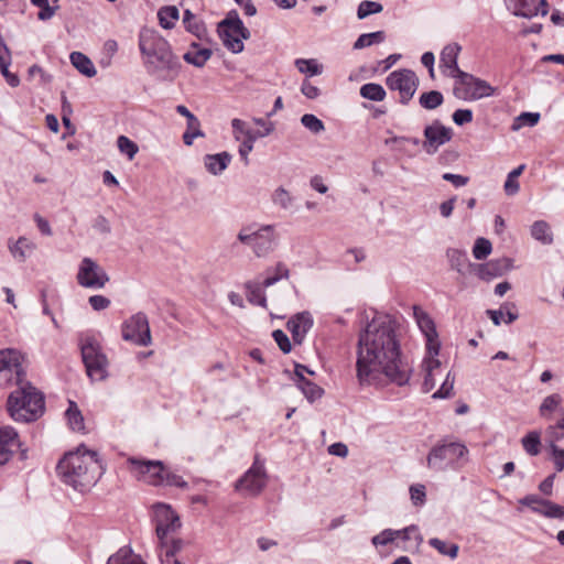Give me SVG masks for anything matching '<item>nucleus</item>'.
<instances>
[{"instance_id":"obj_1","label":"nucleus","mask_w":564,"mask_h":564,"mask_svg":"<svg viewBox=\"0 0 564 564\" xmlns=\"http://www.w3.org/2000/svg\"><path fill=\"white\" fill-rule=\"evenodd\" d=\"M356 368L362 386L409 382L412 368L402 357L398 325L391 316L376 315L360 333Z\"/></svg>"},{"instance_id":"obj_2","label":"nucleus","mask_w":564,"mask_h":564,"mask_svg":"<svg viewBox=\"0 0 564 564\" xmlns=\"http://www.w3.org/2000/svg\"><path fill=\"white\" fill-rule=\"evenodd\" d=\"M414 319L425 337L426 354L422 361V370L424 372L423 388L425 392L435 388L436 383L443 378L444 380L440 389L433 393L434 399H446L452 397L454 390L455 377L451 371L444 375L441 368V361L437 358L441 343L434 321L420 306H413Z\"/></svg>"},{"instance_id":"obj_3","label":"nucleus","mask_w":564,"mask_h":564,"mask_svg":"<svg viewBox=\"0 0 564 564\" xmlns=\"http://www.w3.org/2000/svg\"><path fill=\"white\" fill-rule=\"evenodd\" d=\"M138 44L148 73L162 80H173L181 64L166 39L152 28H142Z\"/></svg>"},{"instance_id":"obj_4","label":"nucleus","mask_w":564,"mask_h":564,"mask_svg":"<svg viewBox=\"0 0 564 564\" xmlns=\"http://www.w3.org/2000/svg\"><path fill=\"white\" fill-rule=\"evenodd\" d=\"M57 473L64 484L79 492H86L97 484L104 474V467L98 454L82 445L59 460Z\"/></svg>"},{"instance_id":"obj_5","label":"nucleus","mask_w":564,"mask_h":564,"mask_svg":"<svg viewBox=\"0 0 564 564\" xmlns=\"http://www.w3.org/2000/svg\"><path fill=\"white\" fill-rule=\"evenodd\" d=\"M8 411L17 422H31L42 415L44 398L30 382L25 381L10 393Z\"/></svg>"},{"instance_id":"obj_6","label":"nucleus","mask_w":564,"mask_h":564,"mask_svg":"<svg viewBox=\"0 0 564 564\" xmlns=\"http://www.w3.org/2000/svg\"><path fill=\"white\" fill-rule=\"evenodd\" d=\"M237 239L251 248L258 258L267 257L273 251L276 245V234L273 225H263L259 228L254 226L242 227Z\"/></svg>"},{"instance_id":"obj_7","label":"nucleus","mask_w":564,"mask_h":564,"mask_svg":"<svg viewBox=\"0 0 564 564\" xmlns=\"http://www.w3.org/2000/svg\"><path fill=\"white\" fill-rule=\"evenodd\" d=\"M468 453V448L459 442L438 444L426 457L427 467L436 471L456 467L460 462L467 460Z\"/></svg>"},{"instance_id":"obj_8","label":"nucleus","mask_w":564,"mask_h":564,"mask_svg":"<svg viewBox=\"0 0 564 564\" xmlns=\"http://www.w3.org/2000/svg\"><path fill=\"white\" fill-rule=\"evenodd\" d=\"M218 35L224 46L230 52L238 54L243 51V40L250 37L249 30L243 25L236 11H231L218 23Z\"/></svg>"},{"instance_id":"obj_9","label":"nucleus","mask_w":564,"mask_h":564,"mask_svg":"<svg viewBox=\"0 0 564 564\" xmlns=\"http://www.w3.org/2000/svg\"><path fill=\"white\" fill-rule=\"evenodd\" d=\"M153 519L159 545L169 544L170 542H184L182 539L175 538L174 535L181 528V521L170 506L165 503L154 505Z\"/></svg>"},{"instance_id":"obj_10","label":"nucleus","mask_w":564,"mask_h":564,"mask_svg":"<svg viewBox=\"0 0 564 564\" xmlns=\"http://www.w3.org/2000/svg\"><path fill=\"white\" fill-rule=\"evenodd\" d=\"M24 356L17 349L0 350V388L24 383Z\"/></svg>"},{"instance_id":"obj_11","label":"nucleus","mask_w":564,"mask_h":564,"mask_svg":"<svg viewBox=\"0 0 564 564\" xmlns=\"http://www.w3.org/2000/svg\"><path fill=\"white\" fill-rule=\"evenodd\" d=\"M82 357L91 380L101 381L107 377L108 360L94 337H86L82 341Z\"/></svg>"},{"instance_id":"obj_12","label":"nucleus","mask_w":564,"mask_h":564,"mask_svg":"<svg viewBox=\"0 0 564 564\" xmlns=\"http://www.w3.org/2000/svg\"><path fill=\"white\" fill-rule=\"evenodd\" d=\"M76 281L84 289L101 290L109 283L110 276L96 260L85 257L78 263Z\"/></svg>"},{"instance_id":"obj_13","label":"nucleus","mask_w":564,"mask_h":564,"mask_svg":"<svg viewBox=\"0 0 564 564\" xmlns=\"http://www.w3.org/2000/svg\"><path fill=\"white\" fill-rule=\"evenodd\" d=\"M454 86V95L462 100H478L494 94V88L485 80L459 72Z\"/></svg>"},{"instance_id":"obj_14","label":"nucleus","mask_w":564,"mask_h":564,"mask_svg":"<svg viewBox=\"0 0 564 564\" xmlns=\"http://www.w3.org/2000/svg\"><path fill=\"white\" fill-rule=\"evenodd\" d=\"M386 85L390 90L399 93L400 102L408 104L417 89L419 78L413 70L402 68L390 73L386 78Z\"/></svg>"},{"instance_id":"obj_15","label":"nucleus","mask_w":564,"mask_h":564,"mask_svg":"<svg viewBox=\"0 0 564 564\" xmlns=\"http://www.w3.org/2000/svg\"><path fill=\"white\" fill-rule=\"evenodd\" d=\"M131 471L138 480L152 486H161L164 484V466L160 460H141L130 458Z\"/></svg>"},{"instance_id":"obj_16","label":"nucleus","mask_w":564,"mask_h":564,"mask_svg":"<svg viewBox=\"0 0 564 564\" xmlns=\"http://www.w3.org/2000/svg\"><path fill=\"white\" fill-rule=\"evenodd\" d=\"M267 473L264 465L258 459L236 482V489L246 496L259 495L267 485Z\"/></svg>"},{"instance_id":"obj_17","label":"nucleus","mask_w":564,"mask_h":564,"mask_svg":"<svg viewBox=\"0 0 564 564\" xmlns=\"http://www.w3.org/2000/svg\"><path fill=\"white\" fill-rule=\"evenodd\" d=\"M122 338L138 346H149L151 344L150 327L145 314L137 313L123 323Z\"/></svg>"},{"instance_id":"obj_18","label":"nucleus","mask_w":564,"mask_h":564,"mask_svg":"<svg viewBox=\"0 0 564 564\" xmlns=\"http://www.w3.org/2000/svg\"><path fill=\"white\" fill-rule=\"evenodd\" d=\"M21 446L19 435L13 427L0 426V465L7 464L17 453H20V459H25L26 451Z\"/></svg>"},{"instance_id":"obj_19","label":"nucleus","mask_w":564,"mask_h":564,"mask_svg":"<svg viewBox=\"0 0 564 564\" xmlns=\"http://www.w3.org/2000/svg\"><path fill=\"white\" fill-rule=\"evenodd\" d=\"M507 9L514 15L522 18H532L538 14L545 15L547 13V4L545 0H503Z\"/></svg>"},{"instance_id":"obj_20","label":"nucleus","mask_w":564,"mask_h":564,"mask_svg":"<svg viewBox=\"0 0 564 564\" xmlns=\"http://www.w3.org/2000/svg\"><path fill=\"white\" fill-rule=\"evenodd\" d=\"M424 137L423 147L427 153L433 154L452 139V129L435 121L424 129Z\"/></svg>"},{"instance_id":"obj_21","label":"nucleus","mask_w":564,"mask_h":564,"mask_svg":"<svg viewBox=\"0 0 564 564\" xmlns=\"http://www.w3.org/2000/svg\"><path fill=\"white\" fill-rule=\"evenodd\" d=\"M462 47L457 43L445 45L440 55V68L445 76L455 78L462 72L457 65V58Z\"/></svg>"},{"instance_id":"obj_22","label":"nucleus","mask_w":564,"mask_h":564,"mask_svg":"<svg viewBox=\"0 0 564 564\" xmlns=\"http://www.w3.org/2000/svg\"><path fill=\"white\" fill-rule=\"evenodd\" d=\"M522 506L529 507L533 512L544 516L546 518L556 519L558 505L540 498L536 495H528L519 500Z\"/></svg>"},{"instance_id":"obj_23","label":"nucleus","mask_w":564,"mask_h":564,"mask_svg":"<svg viewBox=\"0 0 564 564\" xmlns=\"http://www.w3.org/2000/svg\"><path fill=\"white\" fill-rule=\"evenodd\" d=\"M512 261L509 258H501L477 265V275L482 280H491L509 271Z\"/></svg>"},{"instance_id":"obj_24","label":"nucleus","mask_w":564,"mask_h":564,"mask_svg":"<svg viewBox=\"0 0 564 564\" xmlns=\"http://www.w3.org/2000/svg\"><path fill=\"white\" fill-rule=\"evenodd\" d=\"M312 326L313 318L308 312L297 313L288 322V328L296 344H301L303 341L306 333Z\"/></svg>"},{"instance_id":"obj_25","label":"nucleus","mask_w":564,"mask_h":564,"mask_svg":"<svg viewBox=\"0 0 564 564\" xmlns=\"http://www.w3.org/2000/svg\"><path fill=\"white\" fill-rule=\"evenodd\" d=\"M8 249L15 261L24 262L34 252L36 245L28 237L21 236L17 240L10 238Z\"/></svg>"},{"instance_id":"obj_26","label":"nucleus","mask_w":564,"mask_h":564,"mask_svg":"<svg viewBox=\"0 0 564 564\" xmlns=\"http://www.w3.org/2000/svg\"><path fill=\"white\" fill-rule=\"evenodd\" d=\"M231 154L224 151L216 154H206L203 158L204 166L208 173L218 176L228 167L231 162Z\"/></svg>"},{"instance_id":"obj_27","label":"nucleus","mask_w":564,"mask_h":564,"mask_svg":"<svg viewBox=\"0 0 564 564\" xmlns=\"http://www.w3.org/2000/svg\"><path fill=\"white\" fill-rule=\"evenodd\" d=\"M487 315L496 326H499L501 321L511 324L519 317L513 303H505L499 310H488Z\"/></svg>"},{"instance_id":"obj_28","label":"nucleus","mask_w":564,"mask_h":564,"mask_svg":"<svg viewBox=\"0 0 564 564\" xmlns=\"http://www.w3.org/2000/svg\"><path fill=\"white\" fill-rule=\"evenodd\" d=\"M212 50L199 47L196 43H193L191 50L184 54L183 58L188 64L196 67H203L212 57Z\"/></svg>"},{"instance_id":"obj_29","label":"nucleus","mask_w":564,"mask_h":564,"mask_svg":"<svg viewBox=\"0 0 564 564\" xmlns=\"http://www.w3.org/2000/svg\"><path fill=\"white\" fill-rule=\"evenodd\" d=\"M184 542H174L159 545V558L161 564H184L176 555L182 551Z\"/></svg>"},{"instance_id":"obj_30","label":"nucleus","mask_w":564,"mask_h":564,"mask_svg":"<svg viewBox=\"0 0 564 564\" xmlns=\"http://www.w3.org/2000/svg\"><path fill=\"white\" fill-rule=\"evenodd\" d=\"M69 59L72 65L86 77H94L97 74V69L91 59L82 52L70 53Z\"/></svg>"},{"instance_id":"obj_31","label":"nucleus","mask_w":564,"mask_h":564,"mask_svg":"<svg viewBox=\"0 0 564 564\" xmlns=\"http://www.w3.org/2000/svg\"><path fill=\"white\" fill-rule=\"evenodd\" d=\"M271 202L283 210H290L295 202L293 194L284 186H278L271 194Z\"/></svg>"},{"instance_id":"obj_32","label":"nucleus","mask_w":564,"mask_h":564,"mask_svg":"<svg viewBox=\"0 0 564 564\" xmlns=\"http://www.w3.org/2000/svg\"><path fill=\"white\" fill-rule=\"evenodd\" d=\"M180 19V11L175 6H165L159 9L158 20L161 28L171 30Z\"/></svg>"},{"instance_id":"obj_33","label":"nucleus","mask_w":564,"mask_h":564,"mask_svg":"<svg viewBox=\"0 0 564 564\" xmlns=\"http://www.w3.org/2000/svg\"><path fill=\"white\" fill-rule=\"evenodd\" d=\"M65 415L72 431L78 433L85 432L84 416L75 402L69 401Z\"/></svg>"},{"instance_id":"obj_34","label":"nucleus","mask_w":564,"mask_h":564,"mask_svg":"<svg viewBox=\"0 0 564 564\" xmlns=\"http://www.w3.org/2000/svg\"><path fill=\"white\" fill-rule=\"evenodd\" d=\"M431 547L436 550L441 555L447 556L451 560H455L458 556L459 545L449 541H445L438 538H431L429 540Z\"/></svg>"},{"instance_id":"obj_35","label":"nucleus","mask_w":564,"mask_h":564,"mask_svg":"<svg viewBox=\"0 0 564 564\" xmlns=\"http://www.w3.org/2000/svg\"><path fill=\"white\" fill-rule=\"evenodd\" d=\"M183 23L185 29L198 39L206 36L207 30L204 22L197 19L189 10L184 11Z\"/></svg>"},{"instance_id":"obj_36","label":"nucleus","mask_w":564,"mask_h":564,"mask_svg":"<svg viewBox=\"0 0 564 564\" xmlns=\"http://www.w3.org/2000/svg\"><path fill=\"white\" fill-rule=\"evenodd\" d=\"M230 124L235 141L258 139L254 130H252L246 121L239 118H234Z\"/></svg>"},{"instance_id":"obj_37","label":"nucleus","mask_w":564,"mask_h":564,"mask_svg":"<svg viewBox=\"0 0 564 564\" xmlns=\"http://www.w3.org/2000/svg\"><path fill=\"white\" fill-rule=\"evenodd\" d=\"M107 564H147L139 555L132 553L128 547H121L112 554Z\"/></svg>"},{"instance_id":"obj_38","label":"nucleus","mask_w":564,"mask_h":564,"mask_svg":"<svg viewBox=\"0 0 564 564\" xmlns=\"http://www.w3.org/2000/svg\"><path fill=\"white\" fill-rule=\"evenodd\" d=\"M531 236L543 245H551L553 241L551 228L544 220L533 223L531 226Z\"/></svg>"},{"instance_id":"obj_39","label":"nucleus","mask_w":564,"mask_h":564,"mask_svg":"<svg viewBox=\"0 0 564 564\" xmlns=\"http://www.w3.org/2000/svg\"><path fill=\"white\" fill-rule=\"evenodd\" d=\"M446 257L452 269L456 270L457 272L462 273L466 267L470 265L467 253L464 250L451 248L446 251Z\"/></svg>"},{"instance_id":"obj_40","label":"nucleus","mask_w":564,"mask_h":564,"mask_svg":"<svg viewBox=\"0 0 564 564\" xmlns=\"http://www.w3.org/2000/svg\"><path fill=\"white\" fill-rule=\"evenodd\" d=\"M295 67L302 74L308 76H318L323 73V65L315 58H297L294 62Z\"/></svg>"},{"instance_id":"obj_41","label":"nucleus","mask_w":564,"mask_h":564,"mask_svg":"<svg viewBox=\"0 0 564 564\" xmlns=\"http://www.w3.org/2000/svg\"><path fill=\"white\" fill-rule=\"evenodd\" d=\"M386 40V33L383 31H376L371 33H364L358 36L354 43V50H362L373 44H380Z\"/></svg>"},{"instance_id":"obj_42","label":"nucleus","mask_w":564,"mask_h":564,"mask_svg":"<svg viewBox=\"0 0 564 564\" xmlns=\"http://www.w3.org/2000/svg\"><path fill=\"white\" fill-rule=\"evenodd\" d=\"M521 444L525 453L530 456L539 455L541 448V433L539 431H530L522 437Z\"/></svg>"},{"instance_id":"obj_43","label":"nucleus","mask_w":564,"mask_h":564,"mask_svg":"<svg viewBox=\"0 0 564 564\" xmlns=\"http://www.w3.org/2000/svg\"><path fill=\"white\" fill-rule=\"evenodd\" d=\"M290 271L288 267L279 262L273 268L267 270V278L263 280V286L269 288L280 281L281 279H288Z\"/></svg>"},{"instance_id":"obj_44","label":"nucleus","mask_w":564,"mask_h":564,"mask_svg":"<svg viewBox=\"0 0 564 564\" xmlns=\"http://www.w3.org/2000/svg\"><path fill=\"white\" fill-rule=\"evenodd\" d=\"M395 533H397L395 534L397 540L401 539L404 542L414 541L415 549H419L421 546L422 542H423V536H422V534L420 532V529L415 524H411V525L405 527L403 529L395 530Z\"/></svg>"},{"instance_id":"obj_45","label":"nucleus","mask_w":564,"mask_h":564,"mask_svg":"<svg viewBox=\"0 0 564 564\" xmlns=\"http://www.w3.org/2000/svg\"><path fill=\"white\" fill-rule=\"evenodd\" d=\"M384 88L376 83H368L360 87V96L372 101H382L386 98Z\"/></svg>"},{"instance_id":"obj_46","label":"nucleus","mask_w":564,"mask_h":564,"mask_svg":"<svg viewBox=\"0 0 564 564\" xmlns=\"http://www.w3.org/2000/svg\"><path fill=\"white\" fill-rule=\"evenodd\" d=\"M263 282L261 284L252 282L247 283L246 289L248 301L256 305L265 306L267 300L263 293Z\"/></svg>"},{"instance_id":"obj_47","label":"nucleus","mask_w":564,"mask_h":564,"mask_svg":"<svg viewBox=\"0 0 564 564\" xmlns=\"http://www.w3.org/2000/svg\"><path fill=\"white\" fill-rule=\"evenodd\" d=\"M117 147L119 152L132 161L139 152L138 144L126 135H119L117 139Z\"/></svg>"},{"instance_id":"obj_48","label":"nucleus","mask_w":564,"mask_h":564,"mask_svg":"<svg viewBox=\"0 0 564 564\" xmlns=\"http://www.w3.org/2000/svg\"><path fill=\"white\" fill-rule=\"evenodd\" d=\"M563 399L558 393L547 395L540 405V415L543 417H550L551 414L558 409Z\"/></svg>"},{"instance_id":"obj_49","label":"nucleus","mask_w":564,"mask_h":564,"mask_svg":"<svg viewBox=\"0 0 564 564\" xmlns=\"http://www.w3.org/2000/svg\"><path fill=\"white\" fill-rule=\"evenodd\" d=\"M297 387L301 389L303 394L310 402H313L319 399L323 394V389L319 388L314 382L307 380L306 378H302V380H297Z\"/></svg>"},{"instance_id":"obj_50","label":"nucleus","mask_w":564,"mask_h":564,"mask_svg":"<svg viewBox=\"0 0 564 564\" xmlns=\"http://www.w3.org/2000/svg\"><path fill=\"white\" fill-rule=\"evenodd\" d=\"M444 98L437 90H431L420 96L419 102L424 109H435L442 105Z\"/></svg>"},{"instance_id":"obj_51","label":"nucleus","mask_w":564,"mask_h":564,"mask_svg":"<svg viewBox=\"0 0 564 564\" xmlns=\"http://www.w3.org/2000/svg\"><path fill=\"white\" fill-rule=\"evenodd\" d=\"M383 10L381 3L370 0H364L357 8V18L364 20L371 14L380 13Z\"/></svg>"},{"instance_id":"obj_52","label":"nucleus","mask_w":564,"mask_h":564,"mask_svg":"<svg viewBox=\"0 0 564 564\" xmlns=\"http://www.w3.org/2000/svg\"><path fill=\"white\" fill-rule=\"evenodd\" d=\"M540 120L539 112H522L513 121L511 129L518 131L523 127H534Z\"/></svg>"},{"instance_id":"obj_53","label":"nucleus","mask_w":564,"mask_h":564,"mask_svg":"<svg viewBox=\"0 0 564 564\" xmlns=\"http://www.w3.org/2000/svg\"><path fill=\"white\" fill-rule=\"evenodd\" d=\"M395 534V530L384 529L371 538V543L377 550H379L380 547L393 543L397 540Z\"/></svg>"},{"instance_id":"obj_54","label":"nucleus","mask_w":564,"mask_h":564,"mask_svg":"<svg viewBox=\"0 0 564 564\" xmlns=\"http://www.w3.org/2000/svg\"><path fill=\"white\" fill-rule=\"evenodd\" d=\"M492 250L491 242L486 238H477L473 247V256L477 260L486 259Z\"/></svg>"},{"instance_id":"obj_55","label":"nucleus","mask_w":564,"mask_h":564,"mask_svg":"<svg viewBox=\"0 0 564 564\" xmlns=\"http://www.w3.org/2000/svg\"><path fill=\"white\" fill-rule=\"evenodd\" d=\"M198 137H204V133L200 130V122L196 117L193 123L187 120V130L183 134V141L186 145H192L194 139Z\"/></svg>"},{"instance_id":"obj_56","label":"nucleus","mask_w":564,"mask_h":564,"mask_svg":"<svg viewBox=\"0 0 564 564\" xmlns=\"http://www.w3.org/2000/svg\"><path fill=\"white\" fill-rule=\"evenodd\" d=\"M301 123L313 133H319L325 129L323 121L312 113L302 116Z\"/></svg>"},{"instance_id":"obj_57","label":"nucleus","mask_w":564,"mask_h":564,"mask_svg":"<svg viewBox=\"0 0 564 564\" xmlns=\"http://www.w3.org/2000/svg\"><path fill=\"white\" fill-rule=\"evenodd\" d=\"M409 491H410L411 501L415 507H421L425 503L426 490H425L424 485H422V484L412 485L410 487Z\"/></svg>"},{"instance_id":"obj_58","label":"nucleus","mask_w":564,"mask_h":564,"mask_svg":"<svg viewBox=\"0 0 564 564\" xmlns=\"http://www.w3.org/2000/svg\"><path fill=\"white\" fill-rule=\"evenodd\" d=\"M252 121L261 128L259 130H254L258 139L265 138L274 131V123L272 121H268L263 118H253Z\"/></svg>"},{"instance_id":"obj_59","label":"nucleus","mask_w":564,"mask_h":564,"mask_svg":"<svg viewBox=\"0 0 564 564\" xmlns=\"http://www.w3.org/2000/svg\"><path fill=\"white\" fill-rule=\"evenodd\" d=\"M257 140L258 139L238 141L239 142L238 153L240 155L241 161L245 163V165L249 164V154L252 152L254 142Z\"/></svg>"},{"instance_id":"obj_60","label":"nucleus","mask_w":564,"mask_h":564,"mask_svg":"<svg viewBox=\"0 0 564 564\" xmlns=\"http://www.w3.org/2000/svg\"><path fill=\"white\" fill-rule=\"evenodd\" d=\"M88 303L94 311L100 312L107 310L110 306L111 301L104 295L95 294L88 297Z\"/></svg>"},{"instance_id":"obj_61","label":"nucleus","mask_w":564,"mask_h":564,"mask_svg":"<svg viewBox=\"0 0 564 564\" xmlns=\"http://www.w3.org/2000/svg\"><path fill=\"white\" fill-rule=\"evenodd\" d=\"M550 448L552 452V458L555 466L556 471L564 470V448H561L553 443L550 444Z\"/></svg>"},{"instance_id":"obj_62","label":"nucleus","mask_w":564,"mask_h":564,"mask_svg":"<svg viewBox=\"0 0 564 564\" xmlns=\"http://www.w3.org/2000/svg\"><path fill=\"white\" fill-rule=\"evenodd\" d=\"M272 336H273V339L275 340V343L278 344L279 348L284 354H288L291 351L292 346H291L290 339L283 330L276 329L272 333Z\"/></svg>"},{"instance_id":"obj_63","label":"nucleus","mask_w":564,"mask_h":564,"mask_svg":"<svg viewBox=\"0 0 564 564\" xmlns=\"http://www.w3.org/2000/svg\"><path fill=\"white\" fill-rule=\"evenodd\" d=\"M473 120V111L469 109H457L453 113V121L457 126H463L465 123H468Z\"/></svg>"},{"instance_id":"obj_64","label":"nucleus","mask_w":564,"mask_h":564,"mask_svg":"<svg viewBox=\"0 0 564 564\" xmlns=\"http://www.w3.org/2000/svg\"><path fill=\"white\" fill-rule=\"evenodd\" d=\"M301 91L308 99H316L321 95V89L306 79L301 85Z\"/></svg>"}]
</instances>
